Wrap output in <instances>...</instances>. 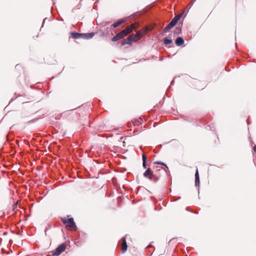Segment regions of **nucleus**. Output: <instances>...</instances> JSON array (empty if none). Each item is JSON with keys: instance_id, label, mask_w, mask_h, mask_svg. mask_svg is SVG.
<instances>
[{"instance_id": "obj_1", "label": "nucleus", "mask_w": 256, "mask_h": 256, "mask_svg": "<svg viewBox=\"0 0 256 256\" xmlns=\"http://www.w3.org/2000/svg\"><path fill=\"white\" fill-rule=\"evenodd\" d=\"M62 221L70 230H76V226L74 222L73 218H69L68 219H66V218H62Z\"/></svg>"}, {"instance_id": "obj_2", "label": "nucleus", "mask_w": 256, "mask_h": 256, "mask_svg": "<svg viewBox=\"0 0 256 256\" xmlns=\"http://www.w3.org/2000/svg\"><path fill=\"white\" fill-rule=\"evenodd\" d=\"M181 16L182 14H179L175 16L174 18L172 20V21L168 24L164 28V32H166L173 28L176 24L178 20L181 17Z\"/></svg>"}, {"instance_id": "obj_3", "label": "nucleus", "mask_w": 256, "mask_h": 256, "mask_svg": "<svg viewBox=\"0 0 256 256\" xmlns=\"http://www.w3.org/2000/svg\"><path fill=\"white\" fill-rule=\"evenodd\" d=\"M142 36V32L141 31H138L136 34H133L130 36L132 42H136L140 39Z\"/></svg>"}, {"instance_id": "obj_4", "label": "nucleus", "mask_w": 256, "mask_h": 256, "mask_svg": "<svg viewBox=\"0 0 256 256\" xmlns=\"http://www.w3.org/2000/svg\"><path fill=\"white\" fill-rule=\"evenodd\" d=\"M66 249V246L64 244H62L59 246L56 250L54 255L58 256L60 255L62 252H63Z\"/></svg>"}, {"instance_id": "obj_5", "label": "nucleus", "mask_w": 256, "mask_h": 256, "mask_svg": "<svg viewBox=\"0 0 256 256\" xmlns=\"http://www.w3.org/2000/svg\"><path fill=\"white\" fill-rule=\"evenodd\" d=\"M144 176L146 178H148L150 180H152V172L150 170V168H148L144 174Z\"/></svg>"}, {"instance_id": "obj_6", "label": "nucleus", "mask_w": 256, "mask_h": 256, "mask_svg": "<svg viewBox=\"0 0 256 256\" xmlns=\"http://www.w3.org/2000/svg\"><path fill=\"white\" fill-rule=\"evenodd\" d=\"M122 242V252H124L127 250V244L125 237H124L121 240Z\"/></svg>"}, {"instance_id": "obj_7", "label": "nucleus", "mask_w": 256, "mask_h": 256, "mask_svg": "<svg viewBox=\"0 0 256 256\" xmlns=\"http://www.w3.org/2000/svg\"><path fill=\"white\" fill-rule=\"evenodd\" d=\"M195 185L196 186H200V178L198 169H196L195 174Z\"/></svg>"}, {"instance_id": "obj_8", "label": "nucleus", "mask_w": 256, "mask_h": 256, "mask_svg": "<svg viewBox=\"0 0 256 256\" xmlns=\"http://www.w3.org/2000/svg\"><path fill=\"white\" fill-rule=\"evenodd\" d=\"M94 35V33L90 32L86 34H82V38L85 39H90L92 38Z\"/></svg>"}, {"instance_id": "obj_9", "label": "nucleus", "mask_w": 256, "mask_h": 256, "mask_svg": "<svg viewBox=\"0 0 256 256\" xmlns=\"http://www.w3.org/2000/svg\"><path fill=\"white\" fill-rule=\"evenodd\" d=\"M132 42V38L130 36L127 38L124 39L121 44L122 46H124L125 44H130Z\"/></svg>"}, {"instance_id": "obj_10", "label": "nucleus", "mask_w": 256, "mask_h": 256, "mask_svg": "<svg viewBox=\"0 0 256 256\" xmlns=\"http://www.w3.org/2000/svg\"><path fill=\"white\" fill-rule=\"evenodd\" d=\"M175 43L177 46H180L184 44V40L181 37H178L176 38Z\"/></svg>"}, {"instance_id": "obj_11", "label": "nucleus", "mask_w": 256, "mask_h": 256, "mask_svg": "<svg viewBox=\"0 0 256 256\" xmlns=\"http://www.w3.org/2000/svg\"><path fill=\"white\" fill-rule=\"evenodd\" d=\"M143 120L142 118H139L138 120H135L132 121V123L134 126H138L141 124Z\"/></svg>"}, {"instance_id": "obj_12", "label": "nucleus", "mask_w": 256, "mask_h": 256, "mask_svg": "<svg viewBox=\"0 0 256 256\" xmlns=\"http://www.w3.org/2000/svg\"><path fill=\"white\" fill-rule=\"evenodd\" d=\"M135 28V26L134 24H132L130 26H128L124 30H126V32H128V34L131 32Z\"/></svg>"}, {"instance_id": "obj_13", "label": "nucleus", "mask_w": 256, "mask_h": 256, "mask_svg": "<svg viewBox=\"0 0 256 256\" xmlns=\"http://www.w3.org/2000/svg\"><path fill=\"white\" fill-rule=\"evenodd\" d=\"M71 35L74 38H82V34L77 32H72Z\"/></svg>"}, {"instance_id": "obj_14", "label": "nucleus", "mask_w": 256, "mask_h": 256, "mask_svg": "<svg viewBox=\"0 0 256 256\" xmlns=\"http://www.w3.org/2000/svg\"><path fill=\"white\" fill-rule=\"evenodd\" d=\"M124 22V20H120L118 21L114 22L112 24V26H114V28H116V27L119 26L121 24H122L123 22Z\"/></svg>"}, {"instance_id": "obj_15", "label": "nucleus", "mask_w": 256, "mask_h": 256, "mask_svg": "<svg viewBox=\"0 0 256 256\" xmlns=\"http://www.w3.org/2000/svg\"><path fill=\"white\" fill-rule=\"evenodd\" d=\"M118 34L120 37L122 38L128 35V32H126V30H122L120 32H119Z\"/></svg>"}, {"instance_id": "obj_16", "label": "nucleus", "mask_w": 256, "mask_h": 256, "mask_svg": "<svg viewBox=\"0 0 256 256\" xmlns=\"http://www.w3.org/2000/svg\"><path fill=\"white\" fill-rule=\"evenodd\" d=\"M172 42V40L168 39V38H164V43L166 45H168Z\"/></svg>"}, {"instance_id": "obj_17", "label": "nucleus", "mask_w": 256, "mask_h": 256, "mask_svg": "<svg viewBox=\"0 0 256 256\" xmlns=\"http://www.w3.org/2000/svg\"><path fill=\"white\" fill-rule=\"evenodd\" d=\"M146 156L144 154H142V165L144 168H146Z\"/></svg>"}, {"instance_id": "obj_18", "label": "nucleus", "mask_w": 256, "mask_h": 256, "mask_svg": "<svg viewBox=\"0 0 256 256\" xmlns=\"http://www.w3.org/2000/svg\"><path fill=\"white\" fill-rule=\"evenodd\" d=\"M122 38L120 37L118 34L116 36H114L112 40V41L113 42H116L117 40L121 39Z\"/></svg>"}, {"instance_id": "obj_19", "label": "nucleus", "mask_w": 256, "mask_h": 256, "mask_svg": "<svg viewBox=\"0 0 256 256\" xmlns=\"http://www.w3.org/2000/svg\"><path fill=\"white\" fill-rule=\"evenodd\" d=\"M155 164H161V165H162V166H164L166 168H168L167 166H166V164H164V163L162 162H154Z\"/></svg>"}, {"instance_id": "obj_20", "label": "nucleus", "mask_w": 256, "mask_h": 256, "mask_svg": "<svg viewBox=\"0 0 256 256\" xmlns=\"http://www.w3.org/2000/svg\"><path fill=\"white\" fill-rule=\"evenodd\" d=\"M17 207V204H16L14 206V210H15V208H16Z\"/></svg>"}, {"instance_id": "obj_21", "label": "nucleus", "mask_w": 256, "mask_h": 256, "mask_svg": "<svg viewBox=\"0 0 256 256\" xmlns=\"http://www.w3.org/2000/svg\"><path fill=\"white\" fill-rule=\"evenodd\" d=\"M254 150L255 152H256V146H254Z\"/></svg>"}, {"instance_id": "obj_22", "label": "nucleus", "mask_w": 256, "mask_h": 256, "mask_svg": "<svg viewBox=\"0 0 256 256\" xmlns=\"http://www.w3.org/2000/svg\"><path fill=\"white\" fill-rule=\"evenodd\" d=\"M193 4H194V2H192L191 3H190V6H191Z\"/></svg>"}]
</instances>
